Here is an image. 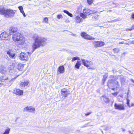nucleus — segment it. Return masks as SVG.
I'll return each mask as SVG.
<instances>
[{
	"instance_id": "obj_19",
	"label": "nucleus",
	"mask_w": 134,
	"mask_h": 134,
	"mask_svg": "<svg viewBox=\"0 0 134 134\" xmlns=\"http://www.w3.org/2000/svg\"><path fill=\"white\" fill-rule=\"evenodd\" d=\"M7 54L9 55V56L10 58H14L15 57V53H12L10 51H7Z\"/></svg>"
},
{
	"instance_id": "obj_44",
	"label": "nucleus",
	"mask_w": 134,
	"mask_h": 134,
	"mask_svg": "<svg viewBox=\"0 0 134 134\" xmlns=\"http://www.w3.org/2000/svg\"><path fill=\"white\" fill-rule=\"evenodd\" d=\"M130 80L132 82L134 83V80L133 79H131Z\"/></svg>"
},
{
	"instance_id": "obj_52",
	"label": "nucleus",
	"mask_w": 134,
	"mask_h": 134,
	"mask_svg": "<svg viewBox=\"0 0 134 134\" xmlns=\"http://www.w3.org/2000/svg\"><path fill=\"white\" fill-rule=\"evenodd\" d=\"M129 132H130V134H133L132 133H131V132L130 131H129Z\"/></svg>"
},
{
	"instance_id": "obj_1",
	"label": "nucleus",
	"mask_w": 134,
	"mask_h": 134,
	"mask_svg": "<svg viewBox=\"0 0 134 134\" xmlns=\"http://www.w3.org/2000/svg\"><path fill=\"white\" fill-rule=\"evenodd\" d=\"M32 38L34 41L32 46V51L31 53L28 52V53H20V59L23 61H27L28 59V55H31L36 49L40 46H44L46 44V42L47 39L43 37L38 35L37 34L34 35Z\"/></svg>"
},
{
	"instance_id": "obj_46",
	"label": "nucleus",
	"mask_w": 134,
	"mask_h": 134,
	"mask_svg": "<svg viewBox=\"0 0 134 134\" xmlns=\"http://www.w3.org/2000/svg\"><path fill=\"white\" fill-rule=\"evenodd\" d=\"M119 71L120 72V73H121L122 72V71L121 70H119Z\"/></svg>"
},
{
	"instance_id": "obj_18",
	"label": "nucleus",
	"mask_w": 134,
	"mask_h": 134,
	"mask_svg": "<svg viewBox=\"0 0 134 134\" xmlns=\"http://www.w3.org/2000/svg\"><path fill=\"white\" fill-rule=\"evenodd\" d=\"M18 8L20 10V12L23 14L24 16V17H26V15L23 10V8L22 6H19Z\"/></svg>"
},
{
	"instance_id": "obj_53",
	"label": "nucleus",
	"mask_w": 134,
	"mask_h": 134,
	"mask_svg": "<svg viewBox=\"0 0 134 134\" xmlns=\"http://www.w3.org/2000/svg\"><path fill=\"white\" fill-rule=\"evenodd\" d=\"M133 85V86H134V85Z\"/></svg>"
},
{
	"instance_id": "obj_3",
	"label": "nucleus",
	"mask_w": 134,
	"mask_h": 134,
	"mask_svg": "<svg viewBox=\"0 0 134 134\" xmlns=\"http://www.w3.org/2000/svg\"><path fill=\"white\" fill-rule=\"evenodd\" d=\"M15 11L10 9L6 10L4 9L2 15H3L5 17L10 18L14 16L15 13Z\"/></svg>"
},
{
	"instance_id": "obj_48",
	"label": "nucleus",
	"mask_w": 134,
	"mask_h": 134,
	"mask_svg": "<svg viewBox=\"0 0 134 134\" xmlns=\"http://www.w3.org/2000/svg\"><path fill=\"white\" fill-rule=\"evenodd\" d=\"M108 22H114V20H112L110 21H108Z\"/></svg>"
},
{
	"instance_id": "obj_28",
	"label": "nucleus",
	"mask_w": 134,
	"mask_h": 134,
	"mask_svg": "<svg viewBox=\"0 0 134 134\" xmlns=\"http://www.w3.org/2000/svg\"><path fill=\"white\" fill-rule=\"evenodd\" d=\"M80 59L79 58L77 57H74L72 58V62H73L74 61L76 60H80Z\"/></svg>"
},
{
	"instance_id": "obj_41",
	"label": "nucleus",
	"mask_w": 134,
	"mask_h": 134,
	"mask_svg": "<svg viewBox=\"0 0 134 134\" xmlns=\"http://www.w3.org/2000/svg\"><path fill=\"white\" fill-rule=\"evenodd\" d=\"M131 17L133 19H134V13H132V15H131Z\"/></svg>"
},
{
	"instance_id": "obj_20",
	"label": "nucleus",
	"mask_w": 134,
	"mask_h": 134,
	"mask_svg": "<svg viewBox=\"0 0 134 134\" xmlns=\"http://www.w3.org/2000/svg\"><path fill=\"white\" fill-rule=\"evenodd\" d=\"M81 63L80 61H77V63L75 66V67L77 69H79L81 65Z\"/></svg>"
},
{
	"instance_id": "obj_16",
	"label": "nucleus",
	"mask_w": 134,
	"mask_h": 134,
	"mask_svg": "<svg viewBox=\"0 0 134 134\" xmlns=\"http://www.w3.org/2000/svg\"><path fill=\"white\" fill-rule=\"evenodd\" d=\"M29 83V82L27 81H25L21 83L20 85L21 87L24 88L26 86H27Z\"/></svg>"
},
{
	"instance_id": "obj_32",
	"label": "nucleus",
	"mask_w": 134,
	"mask_h": 134,
	"mask_svg": "<svg viewBox=\"0 0 134 134\" xmlns=\"http://www.w3.org/2000/svg\"><path fill=\"white\" fill-rule=\"evenodd\" d=\"M4 9L0 7V14H3Z\"/></svg>"
},
{
	"instance_id": "obj_25",
	"label": "nucleus",
	"mask_w": 134,
	"mask_h": 134,
	"mask_svg": "<svg viewBox=\"0 0 134 134\" xmlns=\"http://www.w3.org/2000/svg\"><path fill=\"white\" fill-rule=\"evenodd\" d=\"M10 131V129L8 127L7 129L5 130V132L3 134H9Z\"/></svg>"
},
{
	"instance_id": "obj_29",
	"label": "nucleus",
	"mask_w": 134,
	"mask_h": 134,
	"mask_svg": "<svg viewBox=\"0 0 134 134\" xmlns=\"http://www.w3.org/2000/svg\"><path fill=\"white\" fill-rule=\"evenodd\" d=\"M126 100H127V104L128 106L129 107H130V105L129 104L130 100L129 99L128 96V95H127V97L126 98Z\"/></svg>"
},
{
	"instance_id": "obj_23",
	"label": "nucleus",
	"mask_w": 134,
	"mask_h": 134,
	"mask_svg": "<svg viewBox=\"0 0 134 134\" xmlns=\"http://www.w3.org/2000/svg\"><path fill=\"white\" fill-rule=\"evenodd\" d=\"M63 12L64 13L70 16L71 17H72V16H73L72 14L71 13H70V12H69L68 11L66 10H63Z\"/></svg>"
},
{
	"instance_id": "obj_15",
	"label": "nucleus",
	"mask_w": 134,
	"mask_h": 134,
	"mask_svg": "<svg viewBox=\"0 0 134 134\" xmlns=\"http://www.w3.org/2000/svg\"><path fill=\"white\" fill-rule=\"evenodd\" d=\"M58 71L60 73H63L65 71V69L63 65H61L60 66L58 69Z\"/></svg>"
},
{
	"instance_id": "obj_14",
	"label": "nucleus",
	"mask_w": 134,
	"mask_h": 134,
	"mask_svg": "<svg viewBox=\"0 0 134 134\" xmlns=\"http://www.w3.org/2000/svg\"><path fill=\"white\" fill-rule=\"evenodd\" d=\"M18 29L17 27L14 26H12L10 27L9 29V33L10 34L16 32L17 31Z\"/></svg>"
},
{
	"instance_id": "obj_36",
	"label": "nucleus",
	"mask_w": 134,
	"mask_h": 134,
	"mask_svg": "<svg viewBox=\"0 0 134 134\" xmlns=\"http://www.w3.org/2000/svg\"><path fill=\"white\" fill-rule=\"evenodd\" d=\"M48 20V18L47 17H46L44 19L43 21H44L46 23H47Z\"/></svg>"
},
{
	"instance_id": "obj_35",
	"label": "nucleus",
	"mask_w": 134,
	"mask_h": 134,
	"mask_svg": "<svg viewBox=\"0 0 134 134\" xmlns=\"http://www.w3.org/2000/svg\"><path fill=\"white\" fill-rule=\"evenodd\" d=\"M62 17V16L61 14L58 15H57V18L58 19H60Z\"/></svg>"
},
{
	"instance_id": "obj_2",
	"label": "nucleus",
	"mask_w": 134,
	"mask_h": 134,
	"mask_svg": "<svg viewBox=\"0 0 134 134\" xmlns=\"http://www.w3.org/2000/svg\"><path fill=\"white\" fill-rule=\"evenodd\" d=\"M12 38L15 42H18L20 45H23L24 43V38L20 33L17 32L13 35Z\"/></svg>"
},
{
	"instance_id": "obj_42",
	"label": "nucleus",
	"mask_w": 134,
	"mask_h": 134,
	"mask_svg": "<svg viewBox=\"0 0 134 134\" xmlns=\"http://www.w3.org/2000/svg\"><path fill=\"white\" fill-rule=\"evenodd\" d=\"M106 80H105V79H103L102 81L103 82V84H104V82H105V81Z\"/></svg>"
},
{
	"instance_id": "obj_30",
	"label": "nucleus",
	"mask_w": 134,
	"mask_h": 134,
	"mask_svg": "<svg viewBox=\"0 0 134 134\" xmlns=\"http://www.w3.org/2000/svg\"><path fill=\"white\" fill-rule=\"evenodd\" d=\"M113 51L114 53H117L119 51V49L118 48H117L114 49Z\"/></svg>"
},
{
	"instance_id": "obj_49",
	"label": "nucleus",
	"mask_w": 134,
	"mask_h": 134,
	"mask_svg": "<svg viewBox=\"0 0 134 134\" xmlns=\"http://www.w3.org/2000/svg\"><path fill=\"white\" fill-rule=\"evenodd\" d=\"M132 43L133 44H134V40L132 41Z\"/></svg>"
},
{
	"instance_id": "obj_22",
	"label": "nucleus",
	"mask_w": 134,
	"mask_h": 134,
	"mask_svg": "<svg viewBox=\"0 0 134 134\" xmlns=\"http://www.w3.org/2000/svg\"><path fill=\"white\" fill-rule=\"evenodd\" d=\"M24 68V65L19 64L18 65L17 69L21 71Z\"/></svg>"
},
{
	"instance_id": "obj_37",
	"label": "nucleus",
	"mask_w": 134,
	"mask_h": 134,
	"mask_svg": "<svg viewBox=\"0 0 134 134\" xmlns=\"http://www.w3.org/2000/svg\"><path fill=\"white\" fill-rule=\"evenodd\" d=\"M133 29H134V26H133L131 28L127 29L126 30H127L131 31Z\"/></svg>"
},
{
	"instance_id": "obj_47",
	"label": "nucleus",
	"mask_w": 134,
	"mask_h": 134,
	"mask_svg": "<svg viewBox=\"0 0 134 134\" xmlns=\"http://www.w3.org/2000/svg\"><path fill=\"white\" fill-rule=\"evenodd\" d=\"M123 43H124V42H120L119 43V44H123Z\"/></svg>"
},
{
	"instance_id": "obj_21",
	"label": "nucleus",
	"mask_w": 134,
	"mask_h": 134,
	"mask_svg": "<svg viewBox=\"0 0 134 134\" xmlns=\"http://www.w3.org/2000/svg\"><path fill=\"white\" fill-rule=\"evenodd\" d=\"M82 20V19L79 16H77L76 17L75 21L77 23H79Z\"/></svg>"
},
{
	"instance_id": "obj_17",
	"label": "nucleus",
	"mask_w": 134,
	"mask_h": 134,
	"mask_svg": "<svg viewBox=\"0 0 134 134\" xmlns=\"http://www.w3.org/2000/svg\"><path fill=\"white\" fill-rule=\"evenodd\" d=\"M101 99H103L104 102L106 103H108L109 102V99L106 97L105 96H102L101 97Z\"/></svg>"
},
{
	"instance_id": "obj_43",
	"label": "nucleus",
	"mask_w": 134,
	"mask_h": 134,
	"mask_svg": "<svg viewBox=\"0 0 134 134\" xmlns=\"http://www.w3.org/2000/svg\"><path fill=\"white\" fill-rule=\"evenodd\" d=\"M134 106V104H133V103H132L131 104V105H130V107H132V106Z\"/></svg>"
},
{
	"instance_id": "obj_6",
	"label": "nucleus",
	"mask_w": 134,
	"mask_h": 134,
	"mask_svg": "<svg viewBox=\"0 0 134 134\" xmlns=\"http://www.w3.org/2000/svg\"><path fill=\"white\" fill-rule=\"evenodd\" d=\"M81 36L85 39L88 40H94L95 38L91 36L88 35L85 32H82L81 33Z\"/></svg>"
},
{
	"instance_id": "obj_26",
	"label": "nucleus",
	"mask_w": 134,
	"mask_h": 134,
	"mask_svg": "<svg viewBox=\"0 0 134 134\" xmlns=\"http://www.w3.org/2000/svg\"><path fill=\"white\" fill-rule=\"evenodd\" d=\"M8 79V77L6 76H2L1 77V79L2 81L7 80Z\"/></svg>"
},
{
	"instance_id": "obj_31",
	"label": "nucleus",
	"mask_w": 134,
	"mask_h": 134,
	"mask_svg": "<svg viewBox=\"0 0 134 134\" xmlns=\"http://www.w3.org/2000/svg\"><path fill=\"white\" fill-rule=\"evenodd\" d=\"M30 107H28L25 108L24 109V111H28L29 112Z\"/></svg>"
},
{
	"instance_id": "obj_13",
	"label": "nucleus",
	"mask_w": 134,
	"mask_h": 134,
	"mask_svg": "<svg viewBox=\"0 0 134 134\" xmlns=\"http://www.w3.org/2000/svg\"><path fill=\"white\" fill-rule=\"evenodd\" d=\"M13 93L18 95L21 96L23 95V91L19 89L15 88L13 90Z\"/></svg>"
},
{
	"instance_id": "obj_11",
	"label": "nucleus",
	"mask_w": 134,
	"mask_h": 134,
	"mask_svg": "<svg viewBox=\"0 0 134 134\" xmlns=\"http://www.w3.org/2000/svg\"><path fill=\"white\" fill-rule=\"evenodd\" d=\"M114 106L115 108L119 110H123L125 109L124 105L123 104H118L115 103Z\"/></svg>"
},
{
	"instance_id": "obj_9",
	"label": "nucleus",
	"mask_w": 134,
	"mask_h": 134,
	"mask_svg": "<svg viewBox=\"0 0 134 134\" xmlns=\"http://www.w3.org/2000/svg\"><path fill=\"white\" fill-rule=\"evenodd\" d=\"M61 93L63 97H66L70 93V92L68 91L65 88L62 89L61 90Z\"/></svg>"
},
{
	"instance_id": "obj_33",
	"label": "nucleus",
	"mask_w": 134,
	"mask_h": 134,
	"mask_svg": "<svg viewBox=\"0 0 134 134\" xmlns=\"http://www.w3.org/2000/svg\"><path fill=\"white\" fill-rule=\"evenodd\" d=\"M108 76V74L107 73L106 74L103 76V78L104 79L106 80V78Z\"/></svg>"
},
{
	"instance_id": "obj_45",
	"label": "nucleus",
	"mask_w": 134,
	"mask_h": 134,
	"mask_svg": "<svg viewBox=\"0 0 134 134\" xmlns=\"http://www.w3.org/2000/svg\"><path fill=\"white\" fill-rule=\"evenodd\" d=\"M123 80H121V83H122L123 81H124L125 80V79H124V78H123Z\"/></svg>"
},
{
	"instance_id": "obj_7",
	"label": "nucleus",
	"mask_w": 134,
	"mask_h": 134,
	"mask_svg": "<svg viewBox=\"0 0 134 134\" xmlns=\"http://www.w3.org/2000/svg\"><path fill=\"white\" fill-rule=\"evenodd\" d=\"M97 11L96 10H90L88 9H84L83 10V12L85 14H86L87 15L91 14L92 13H96Z\"/></svg>"
},
{
	"instance_id": "obj_34",
	"label": "nucleus",
	"mask_w": 134,
	"mask_h": 134,
	"mask_svg": "<svg viewBox=\"0 0 134 134\" xmlns=\"http://www.w3.org/2000/svg\"><path fill=\"white\" fill-rule=\"evenodd\" d=\"M93 0H87V3L89 4L90 5L93 2Z\"/></svg>"
},
{
	"instance_id": "obj_5",
	"label": "nucleus",
	"mask_w": 134,
	"mask_h": 134,
	"mask_svg": "<svg viewBox=\"0 0 134 134\" xmlns=\"http://www.w3.org/2000/svg\"><path fill=\"white\" fill-rule=\"evenodd\" d=\"M81 60L83 64L85 66L89 69H91V68H90V66L93 64V63L90 60H86L83 59H81Z\"/></svg>"
},
{
	"instance_id": "obj_39",
	"label": "nucleus",
	"mask_w": 134,
	"mask_h": 134,
	"mask_svg": "<svg viewBox=\"0 0 134 134\" xmlns=\"http://www.w3.org/2000/svg\"><path fill=\"white\" fill-rule=\"evenodd\" d=\"M94 18L95 19H97L98 18V15H96L93 16Z\"/></svg>"
},
{
	"instance_id": "obj_8",
	"label": "nucleus",
	"mask_w": 134,
	"mask_h": 134,
	"mask_svg": "<svg viewBox=\"0 0 134 134\" xmlns=\"http://www.w3.org/2000/svg\"><path fill=\"white\" fill-rule=\"evenodd\" d=\"M0 37L2 40H8L10 38V36L5 32H4L1 34Z\"/></svg>"
},
{
	"instance_id": "obj_38",
	"label": "nucleus",
	"mask_w": 134,
	"mask_h": 134,
	"mask_svg": "<svg viewBox=\"0 0 134 134\" xmlns=\"http://www.w3.org/2000/svg\"><path fill=\"white\" fill-rule=\"evenodd\" d=\"M118 93V92H115L114 93H112V94L113 95L115 96H116L117 95Z\"/></svg>"
},
{
	"instance_id": "obj_24",
	"label": "nucleus",
	"mask_w": 134,
	"mask_h": 134,
	"mask_svg": "<svg viewBox=\"0 0 134 134\" xmlns=\"http://www.w3.org/2000/svg\"><path fill=\"white\" fill-rule=\"evenodd\" d=\"M29 112L35 113V108L30 107Z\"/></svg>"
},
{
	"instance_id": "obj_4",
	"label": "nucleus",
	"mask_w": 134,
	"mask_h": 134,
	"mask_svg": "<svg viewBox=\"0 0 134 134\" xmlns=\"http://www.w3.org/2000/svg\"><path fill=\"white\" fill-rule=\"evenodd\" d=\"M13 70H11L8 69V68L2 65L0 66V73L1 74H7L10 72V71L12 72Z\"/></svg>"
},
{
	"instance_id": "obj_12",
	"label": "nucleus",
	"mask_w": 134,
	"mask_h": 134,
	"mask_svg": "<svg viewBox=\"0 0 134 134\" xmlns=\"http://www.w3.org/2000/svg\"><path fill=\"white\" fill-rule=\"evenodd\" d=\"M114 83L117 85L118 86H117V87H119V83L116 81H114V80H109L108 81L107 84V85L109 87H110V86H112L113 84V83Z\"/></svg>"
},
{
	"instance_id": "obj_50",
	"label": "nucleus",
	"mask_w": 134,
	"mask_h": 134,
	"mask_svg": "<svg viewBox=\"0 0 134 134\" xmlns=\"http://www.w3.org/2000/svg\"><path fill=\"white\" fill-rule=\"evenodd\" d=\"M109 11H110V12H112V10H109Z\"/></svg>"
},
{
	"instance_id": "obj_51",
	"label": "nucleus",
	"mask_w": 134,
	"mask_h": 134,
	"mask_svg": "<svg viewBox=\"0 0 134 134\" xmlns=\"http://www.w3.org/2000/svg\"><path fill=\"white\" fill-rule=\"evenodd\" d=\"M114 89H115L114 88H113L112 89V90H114Z\"/></svg>"
},
{
	"instance_id": "obj_27",
	"label": "nucleus",
	"mask_w": 134,
	"mask_h": 134,
	"mask_svg": "<svg viewBox=\"0 0 134 134\" xmlns=\"http://www.w3.org/2000/svg\"><path fill=\"white\" fill-rule=\"evenodd\" d=\"M80 16L82 17L83 19H84L86 18L87 16L86 14H85L84 13H81L80 14Z\"/></svg>"
},
{
	"instance_id": "obj_40",
	"label": "nucleus",
	"mask_w": 134,
	"mask_h": 134,
	"mask_svg": "<svg viewBox=\"0 0 134 134\" xmlns=\"http://www.w3.org/2000/svg\"><path fill=\"white\" fill-rule=\"evenodd\" d=\"M91 113H92V112H88L87 113L85 114V115L86 116H88V115H90V114Z\"/></svg>"
},
{
	"instance_id": "obj_10",
	"label": "nucleus",
	"mask_w": 134,
	"mask_h": 134,
	"mask_svg": "<svg viewBox=\"0 0 134 134\" xmlns=\"http://www.w3.org/2000/svg\"><path fill=\"white\" fill-rule=\"evenodd\" d=\"M93 43L96 47L102 46L104 44V43L102 41H94L93 42Z\"/></svg>"
}]
</instances>
